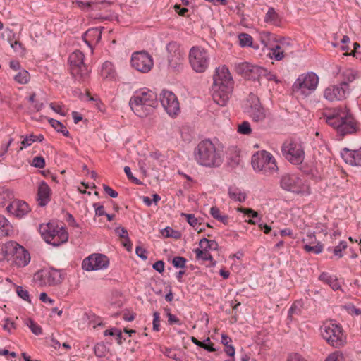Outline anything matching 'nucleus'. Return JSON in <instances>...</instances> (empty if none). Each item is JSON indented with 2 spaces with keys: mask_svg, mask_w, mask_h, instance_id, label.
<instances>
[{
  "mask_svg": "<svg viewBox=\"0 0 361 361\" xmlns=\"http://www.w3.org/2000/svg\"><path fill=\"white\" fill-rule=\"evenodd\" d=\"M213 81V99L217 104L224 106L229 100L234 84L228 68L226 66L216 68Z\"/></svg>",
  "mask_w": 361,
  "mask_h": 361,
  "instance_id": "nucleus-1",
  "label": "nucleus"
},
{
  "mask_svg": "<svg viewBox=\"0 0 361 361\" xmlns=\"http://www.w3.org/2000/svg\"><path fill=\"white\" fill-rule=\"evenodd\" d=\"M326 122L341 136L357 130V123L346 107L334 109L324 113Z\"/></svg>",
  "mask_w": 361,
  "mask_h": 361,
  "instance_id": "nucleus-2",
  "label": "nucleus"
},
{
  "mask_svg": "<svg viewBox=\"0 0 361 361\" xmlns=\"http://www.w3.org/2000/svg\"><path fill=\"white\" fill-rule=\"evenodd\" d=\"M157 104L156 94L146 87L135 91L129 100L131 110L140 118H145L151 114Z\"/></svg>",
  "mask_w": 361,
  "mask_h": 361,
  "instance_id": "nucleus-3",
  "label": "nucleus"
},
{
  "mask_svg": "<svg viewBox=\"0 0 361 361\" xmlns=\"http://www.w3.org/2000/svg\"><path fill=\"white\" fill-rule=\"evenodd\" d=\"M193 156L196 162L204 167H218L223 162L220 152L209 139L202 140L198 143L194 149Z\"/></svg>",
  "mask_w": 361,
  "mask_h": 361,
  "instance_id": "nucleus-4",
  "label": "nucleus"
},
{
  "mask_svg": "<svg viewBox=\"0 0 361 361\" xmlns=\"http://www.w3.org/2000/svg\"><path fill=\"white\" fill-rule=\"evenodd\" d=\"M251 164L256 173L269 176L279 171L274 157L266 150L255 152L251 159Z\"/></svg>",
  "mask_w": 361,
  "mask_h": 361,
  "instance_id": "nucleus-5",
  "label": "nucleus"
},
{
  "mask_svg": "<svg viewBox=\"0 0 361 361\" xmlns=\"http://www.w3.org/2000/svg\"><path fill=\"white\" fill-rule=\"evenodd\" d=\"M39 231L44 240L54 247H58L68 240V233L66 228L55 222L40 224Z\"/></svg>",
  "mask_w": 361,
  "mask_h": 361,
  "instance_id": "nucleus-6",
  "label": "nucleus"
},
{
  "mask_svg": "<svg viewBox=\"0 0 361 361\" xmlns=\"http://www.w3.org/2000/svg\"><path fill=\"white\" fill-rule=\"evenodd\" d=\"M322 338L331 346L340 348L345 343L342 326L332 321L324 322L320 327Z\"/></svg>",
  "mask_w": 361,
  "mask_h": 361,
  "instance_id": "nucleus-7",
  "label": "nucleus"
},
{
  "mask_svg": "<svg viewBox=\"0 0 361 361\" xmlns=\"http://www.w3.org/2000/svg\"><path fill=\"white\" fill-rule=\"evenodd\" d=\"M280 187L287 192L297 195H309L310 186L307 181L295 173H285L279 180Z\"/></svg>",
  "mask_w": 361,
  "mask_h": 361,
  "instance_id": "nucleus-8",
  "label": "nucleus"
},
{
  "mask_svg": "<svg viewBox=\"0 0 361 361\" xmlns=\"http://www.w3.org/2000/svg\"><path fill=\"white\" fill-rule=\"evenodd\" d=\"M84 54L78 50L73 51L68 58L71 73L80 82L86 81L90 73V71L84 63Z\"/></svg>",
  "mask_w": 361,
  "mask_h": 361,
  "instance_id": "nucleus-9",
  "label": "nucleus"
},
{
  "mask_svg": "<svg viewBox=\"0 0 361 361\" xmlns=\"http://www.w3.org/2000/svg\"><path fill=\"white\" fill-rule=\"evenodd\" d=\"M319 77L313 72L300 75L292 85L293 91L305 97L310 95L317 88Z\"/></svg>",
  "mask_w": 361,
  "mask_h": 361,
  "instance_id": "nucleus-10",
  "label": "nucleus"
},
{
  "mask_svg": "<svg viewBox=\"0 0 361 361\" xmlns=\"http://www.w3.org/2000/svg\"><path fill=\"white\" fill-rule=\"evenodd\" d=\"M189 63L196 73L205 72L210 63L208 51L200 46H193L189 51Z\"/></svg>",
  "mask_w": 361,
  "mask_h": 361,
  "instance_id": "nucleus-11",
  "label": "nucleus"
},
{
  "mask_svg": "<svg viewBox=\"0 0 361 361\" xmlns=\"http://www.w3.org/2000/svg\"><path fill=\"white\" fill-rule=\"evenodd\" d=\"M33 279L40 286H56L62 283L64 276L61 270L49 268L37 271Z\"/></svg>",
  "mask_w": 361,
  "mask_h": 361,
  "instance_id": "nucleus-12",
  "label": "nucleus"
},
{
  "mask_svg": "<svg viewBox=\"0 0 361 361\" xmlns=\"http://www.w3.org/2000/svg\"><path fill=\"white\" fill-rule=\"evenodd\" d=\"M7 256L13 258V262L18 267H24L30 262L29 252L15 241L7 242Z\"/></svg>",
  "mask_w": 361,
  "mask_h": 361,
  "instance_id": "nucleus-13",
  "label": "nucleus"
},
{
  "mask_svg": "<svg viewBox=\"0 0 361 361\" xmlns=\"http://www.w3.org/2000/svg\"><path fill=\"white\" fill-rule=\"evenodd\" d=\"M282 152L285 158L291 164H302L305 158L304 149L300 143L289 141L283 143Z\"/></svg>",
  "mask_w": 361,
  "mask_h": 361,
  "instance_id": "nucleus-14",
  "label": "nucleus"
},
{
  "mask_svg": "<svg viewBox=\"0 0 361 361\" xmlns=\"http://www.w3.org/2000/svg\"><path fill=\"white\" fill-rule=\"evenodd\" d=\"M246 113L253 121L260 122L267 117V111L260 103L259 99L253 93L247 97L245 107Z\"/></svg>",
  "mask_w": 361,
  "mask_h": 361,
  "instance_id": "nucleus-15",
  "label": "nucleus"
},
{
  "mask_svg": "<svg viewBox=\"0 0 361 361\" xmlns=\"http://www.w3.org/2000/svg\"><path fill=\"white\" fill-rule=\"evenodd\" d=\"M130 63L133 68L143 73L149 72L154 66L152 56L145 51L134 52Z\"/></svg>",
  "mask_w": 361,
  "mask_h": 361,
  "instance_id": "nucleus-16",
  "label": "nucleus"
},
{
  "mask_svg": "<svg viewBox=\"0 0 361 361\" xmlns=\"http://www.w3.org/2000/svg\"><path fill=\"white\" fill-rule=\"evenodd\" d=\"M160 102L169 116L175 117L179 114V102L172 92L163 90L160 94Z\"/></svg>",
  "mask_w": 361,
  "mask_h": 361,
  "instance_id": "nucleus-17",
  "label": "nucleus"
},
{
  "mask_svg": "<svg viewBox=\"0 0 361 361\" xmlns=\"http://www.w3.org/2000/svg\"><path fill=\"white\" fill-rule=\"evenodd\" d=\"M109 264L108 257L102 254H93L82 262V268L85 271L105 269Z\"/></svg>",
  "mask_w": 361,
  "mask_h": 361,
  "instance_id": "nucleus-18",
  "label": "nucleus"
},
{
  "mask_svg": "<svg viewBox=\"0 0 361 361\" xmlns=\"http://www.w3.org/2000/svg\"><path fill=\"white\" fill-rule=\"evenodd\" d=\"M350 93V88L341 84L331 85L324 90V97L329 102L341 101L345 99Z\"/></svg>",
  "mask_w": 361,
  "mask_h": 361,
  "instance_id": "nucleus-19",
  "label": "nucleus"
},
{
  "mask_svg": "<svg viewBox=\"0 0 361 361\" xmlns=\"http://www.w3.org/2000/svg\"><path fill=\"white\" fill-rule=\"evenodd\" d=\"M6 210L16 217L22 218L30 212V208L27 202L18 200L10 202Z\"/></svg>",
  "mask_w": 361,
  "mask_h": 361,
  "instance_id": "nucleus-20",
  "label": "nucleus"
},
{
  "mask_svg": "<svg viewBox=\"0 0 361 361\" xmlns=\"http://www.w3.org/2000/svg\"><path fill=\"white\" fill-rule=\"evenodd\" d=\"M166 49L170 54L168 56L169 66L173 69L178 68L181 65L183 59L180 51L178 49L176 42H171L167 44Z\"/></svg>",
  "mask_w": 361,
  "mask_h": 361,
  "instance_id": "nucleus-21",
  "label": "nucleus"
},
{
  "mask_svg": "<svg viewBox=\"0 0 361 361\" xmlns=\"http://www.w3.org/2000/svg\"><path fill=\"white\" fill-rule=\"evenodd\" d=\"M341 154L346 163L352 166H361V147L355 150L344 148Z\"/></svg>",
  "mask_w": 361,
  "mask_h": 361,
  "instance_id": "nucleus-22",
  "label": "nucleus"
},
{
  "mask_svg": "<svg viewBox=\"0 0 361 361\" xmlns=\"http://www.w3.org/2000/svg\"><path fill=\"white\" fill-rule=\"evenodd\" d=\"M51 189L44 182L42 181L37 190V202L39 206L44 207L50 201Z\"/></svg>",
  "mask_w": 361,
  "mask_h": 361,
  "instance_id": "nucleus-23",
  "label": "nucleus"
},
{
  "mask_svg": "<svg viewBox=\"0 0 361 361\" xmlns=\"http://www.w3.org/2000/svg\"><path fill=\"white\" fill-rule=\"evenodd\" d=\"M309 239H303L302 242L308 241V243L304 245L303 248L307 252L313 254H319L323 250V245L320 242H317L316 245H312L316 241L315 235L314 233L307 235Z\"/></svg>",
  "mask_w": 361,
  "mask_h": 361,
  "instance_id": "nucleus-24",
  "label": "nucleus"
},
{
  "mask_svg": "<svg viewBox=\"0 0 361 361\" xmlns=\"http://www.w3.org/2000/svg\"><path fill=\"white\" fill-rule=\"evenodd\" d=\"M341 76L343 78L342 82L340 83L343 87H349L348 84L353 82L354 80L358 79L360 78V75L357 71L348 68L344 70L341 73Z\"/></svg>",
  "mask_w": 361,
  "mask_h": 361,
  "instance_id": "nucleus-25",
  "label": "nucleus"
},
{
  "mask_svg": "<svg viewBox=\"0 0 361 361\" xmlns=\"http://www.w3.org/2000/svg\"><path fill=\"white\" fill-rule=\"evenodd\" d=\"M288 44L289 43L288 42H281L280 44L276 45L274 47L271 49L269 54L275 60L281 61L284 57V52Z\"/></svg>",
  "mask_w": 361,
  "mask_h": 361,
  "instance_id": "nucleus-26",
  "label": "nucleus"
},
{
  "mask_svg": "<svg viewBox=\"0 0 361 361\" xmlns=\"http://www.w3.org/2000/svg\"><path fill=\"white\" fill-rule=\"evenodd\" d=\"M264 22L275 26H280L281 20L275 9L271 7L268 9L265 15Z\"/></svg>",
  "mask_w": 361,
  "mask_h": 361,
  "instance_id": "nucleus-27",
  "label": "nucleus"
},
{
  "mask_svg": "<svg viewBox=\"0 0 361 361\" xmlns=\"http://www.w3.org/2000/svg\"><path fill=\"white\" fill-rule=\"evenodd\" d=\"M319 280L329 285L331 288L334 290L339 289L340 284L338 282L337 279L327 273L323 272L319 276Z\"/></svg>",
  "mask_w": 361,
  "mask_h": 361,
  "instance_id": "nucleus-28",
  "label": "nucleus"
},
{
  "mask_svg": "<svg viewBox=\"0 0 361 361\" xmlns=\"http://www.w3.org/2000/svg\"><path fill=\"white\" fill-rule=\"evenodd\" d=\"M228 196L231 199L240 202H245L247 197L245 192L236 187H229Z\"/></svg>",
  "mask_w": 361,
  "mask_h": 361,
  "instance_id": "nucleus-29",
  "label": "nucleus"
},
{
  "mask_svg": "<svg viewBox=\"0 0 361 361\" xmlns=\"http://www.w3.org/2000/svg\"><path fill=\"white\" fill-rule=\"evenodd\" d=\"M192 343L196 345L204 348L208 352H214L216 351V348L214 347V343L211 342L209 338L204 340L203 341H200L195 337H192L191 338Z\"/></svg>",
  "mask_w": 361,
  "mask_h": 361,
  "instance_id": "nucleus-30",
  "label": "nucleus"
},
{
  "mask_svg": "<svg viewBox=\"0 0 361 361\" xmlns=\"http://www.w3.org/2000/svg\"><path fill=\"white\" fill-rule=\"evenodd\" d=\"M115 75V70L112 63L105 61L101 68V75L103 78H114Z\"/></svg>",
  "mask_w": 361,
  "mask_h": 361,
  "instance_id": "nucleus-31",
  "label": "nucleus"
},
{
  "mask_svg": "<svg viewBox=\"0 0 361 361\" xmlns=\"http://www.w3.org/2000/svg\"><path fill=\"white\" fill-rule=\"evenodd\" d=\"M253 68L251 64L247 62L239 63L235 65L236 72L244 76H248L249 73L253 71Z\"/></svg>",
  "mask_w": 361,
  "mask_h": 361,
  "instance_id": "nucleus-32",
  "label": "nucleus"
},
{
  "mask_svg": "<svg viewBox=\"0 0 361 361\" xmlns=\"http://www.w3.org/2000/svg\"><path fill=\"white\" fill-rule=\"evenodd\" d=\"M84 38L92 39L98 42L102 38V27H93L87 30L84 35Z\"/></svg>",
  "mask_w": 361,
  "mask_h": 361,
  "instance_id": "nucleus-33",
  "label": "nucleus"
},
{
  "mask_svg": "<svg viewBox=\"0 0 361 361\" xmlns=\"http://www.w3.org/2000/svg\"><path fill=\"white\" fill-rule=\"evenodd\" d=\"M49 123L56 131L61 133L64 136L67 137L70 136L68 130L66 129V126L60 121L54 118H51L49 120Z\"/></svg>",
  "mask_w": 361,
  "mask_h": 361,
  "instance_id": "nucleus-34",
  "label": "nucleus"
},
{
  "mask_svg": "<svg viewBox=\"0 0 361 361\" xmlns=\"http://www.w3.org/2000/svg\"><path fill=\"white\" fill-rule=\"evenodd\" d=\"M199 245L202 249L205 250H216L219 247V245L216 241L214 240H208L206 238H203L200 240Z\"/></svg>",
  "mask_w": 361,
  "mask_h": 361,
  "instance_id": "nucleus-35",
  "label": "nucleus"
},
{
  "mask_svg": "<svg viewBox=\"0 0 361 361\" xmlns=\"http://www.w3.org/2000/svg\"><path fill=\"white\" fill-rule=\"evenodd\" d=\"M12 226L9 224V221L1 214H0V235H8L11 231Z\"/></svg>",
  "mask_w": 361,
  "mask_h": 361,
  "instance_id": "nucleus-36",
  "label": "nucleus"
},
{
  "mask_svg": "<svg viewBox=\"0 0 361 361\" xmlns=\"http://www.w3.org/2000/svg\"><path fill=\"white\" fill-rule=\"evenodd\" d=\"M14 196L13 192L7 189L0 190V206L4 207L6 202H11Z\"/></svg>",
  "mask_w": 361,
  "mask_h": 361,
  "instance_id": "nucleus-37",
  "label": "nucleus"
},
{
  "mask_svg": "<svg viewBox=\"0 0 361 361\" xmlns=\"http://www.w3.org/2000/svg\"><path fill=\"white\" fill-rule=\"evenodd\" d=\"M196 254L197 259H202L203 261L213 262V257L212 255L205 249L197 248L194 250Z\"/></svg>",
  "mask_w": 361,
  "mask_h": 361,
  "instance_id": "nucleus-38",
  "label": "nucleus"
},
{
  "mask_svg": "<svg viewBox=\"0 0 361 361\" xmlns=\"http://www.w3.org/2000/svg\"><path fill=\"white\" fill-rule=\"evenodd\" d=\"M210 214L212 216L213 218L222 222L224 224H226L228 223V216L221 215L220 213L219 209L216 207H211Z\"/></svg>",
  "mask_w": 361,
  "mask_h": 361,
  "instance_id": "nucleus-39",
  "label": "nucleus"
},
{
  "mask_svg": "<svg viewBox=\"0 0 361 361\" xmlns=\"http://www.w3.org/2000/svg\"><path fill=\"white\" fill-rule=\"evenodd\" d=\"M94 354L98 357H104L106 355L109 349L103 343H98L94 348Z\"/></svg>",
  "mask_w": 361,
  "mask_h": 361,
  "instance_id": "nucleus-40",
  "label": "nucleus"
},
{
  "mask_svg": "<svg viewBox=\"0 0 361 361\" xmlns=\"http://www.w3.org/2000/svg\"><path fill=\"white\" fill-rule=\"evenodd\" d=\"M239 44L240 47H252V37L247 33H240L238 35Z\"/></svg>",
  "mask_w": 361,
  "mask_h": 361,
  "instance_id": "nucleus-41",
  "label": "nucleus"
},
{
  "mask_svg": "<svg viewBox=\"0 0 361 361\" xmlns=\"http://www.w3.org/2000/svg\"><path fill=\"white\" fill-rule=\"evenodd\" d=\"M23 137V140L20 142V147L19 148V151H22L24 149H26L27 147L32 145V143L35 142V135L30 134L27 135L25 137L22 136Z\"/></svg>",
  "mask_w": 361,
  "mask_h": 361,
  "instance_id": "nucleus-42",
  "label": "nucleus"
},
{
  "mask_svg": "<svg viewBox=\"0 0 361 361\" xmlns=\"http://www.w3.org/2000/svg\"><path fill=\"white\" fill-rule=\"evenodd\" d=\"M14 80L20 84H26L30 80L29 73L23 70L14 76Z\"/></svg>",
  "mask_w": 361,
  "mask_h": 361,
  "instance_id": "nucleus-43",
  "label": "nucleus"
},
{
  "mask_svg": "<svg viewBox=\"0 0 361 361\" xmlns=\"http://www.w3.org/2000/svg\"><path fill=\"white\" fill-rule=\"evenodd\" d=\"M25 324L30 329L32 332L35 335L42 334V328L36 324L32 319L28 318L25 321Z\"/></svg>",
  "mask_w": 361,
  "mask_h": 361,
  "instance_id": "nucleus-44",
  "label": "nucleus"
},
{
  "mask_svg": "<svg viewBox=\"0 0 361 361\" xmlns=\"http://www.w3.org/2000/svg\"><path fill=\"white\" fill-rule=\"evenodd\" d=\"M10 46L18 55L23 56L25 54V49L19 40H15Z\"/></svg>",
  "mask_w": 361,
  "mask_h": 361,
  "instance_id": "nucleus-45",
  "label": "nucleus"
},
{
  "mask_svg": "<svg viewBox=\"0 0 361 361\" xmlns=\"http://www.w3.org/2000/svg\"><path fill=\"white\" fill-rule=\"evenodd\" d=\"M238 133L243 135H250L252 133V128L248 121H243L238 126Z\"/></svg>",
  "mask_w": 361,
  "mask_h": 361,
  "instance_id": "nucleus-46",
  "label": "nucleus"
},
{
  "mask_svg": "<svg viewBox=\"0 0 361 361\" xmlns=\"http://www.w3.org/2000/svg\"><path fill=\"white\" fill-rule=\"evenodd\" d=\"M348 247L347 242L342 240L339 244L336 246L334 249V254L338 257L341 258L343 257L342 251L345 250Z\"/></svg>",
  "mask_w": 361,
  "mask_h": 361,
  "instance_id": "nucleus-47",
  "label": "nucleus"
},
{
  "mask_svg": "<svg viewBox=\"0 0 361 361\" xmlns=\"http://www.w3.org/2000/svg\"><path fill=\"white\" fill-rule=\"evenodd\" d=\"M16 293L18 295L25 301L31 302L28 291L23 286H17Z\"/></svg>",
  "mask_w": 361,
  "mask_h": 361,
  "instance_id": "nucleus-48",
  "label": "nucleus"
},
{
  "mask_svg": "<svg viewBox=\"0 0 361 361\" xmlns=\"http://www.w3.org/2000/svg\"><path fill=\"white\" fill-rule=\"evenodd\" d=\"M165 312L166 313V316L168 317V322L169 324H171V325H172V324L181 325L180 320L176 315L172 314L170 312L169 309H168V308L165 309Z\"/></svg>",
  "mask_w": 361,
  "mask_h": 361,
  "instance_id": "nucleus-49",
  "label": "nucleus"
},
{
  "mask_svg": "<svg viewBox=\"0 0 361 361\" xmlns=\"http://www.w3.org/2000/svg\"><path fill=\"white\" fill-rule=\"evenodd\" d=\"M186 259L183 257H175L172 260V264L176 268H184L186 264Z\"/></svg>",
  "mask_w": 361,
  "mask_h": 361,
  "instance_id": "nucleus-50",
  "label": "nucleus"
},
{
  "mask_svg": "<svg viewBox=\"0 0 361 361\" xmlns=\"http://www.w3.org/2000/svg\"><path fill=\"white\" fill-rule=\"evenodd\" d=\"M32 165L38 169H43L45 166V160L42 156L35 157Z\"/></svg>",
  "mask_w": 361,
  "mask_h": 361,
  "instance_id": "nucleus-51",
  "label": "nucleus"
},
{
  "mask_svg": "<svg viewBox=\"0 0 361 361\" xmlns=\"http://www.w3.org/2000/svg\"><path fill=\"white\" fill-rule=\"evenodd\" d=\"M124 172H125L126 175L127 176L128 178L130 181H132L133 183H134L137 185H142V182L139 179H137V178L133 176V173H131L130 168L129 166H126L124 167Z\"/></svg>",
  "mask_w": 361,
  "mask_h": 361,
  "instance_id": "nucleus-52",
  "label": "nucleus"
},
{
  "mask_svg": "<svg viewBox=\"0 0 361 361\" xmlns=\"http://www.w3.org/2000/svg\"><path fill=\"white\" fill-rule=\"evenodd\" d=\"M16 328V324L13 322H12L9 318H6L4 319V324H3V329L8 331V333H11L13 329Z\"/></svg>",
  "mask_w": 361,
  "mask_h": 361,
  "instance_id": "nucleus-53",
  "label": "nucleus"
},
{
  "mask_svg": "<svg viewBox=\"0 0 361 361\" xmlns=\"http://www.w3.org/2000/svg\"><path fill=\"white\" fill-rule=\"evenodd\" d=\"M238 211L241 212V213H243V214H246L248 216L252 217V218H257L258 216H259V214L256 211H255V210H253L252 209H250V208H243V207H241V208H238Z\"/></svg>",
  "mask_w": 361,
  "mask_h": 361,
  "instance_id": "nucleus-54",
  "label": "nucleus"
},
{
  "mask_svg": "<svg viewBox=\"0 0 361 361\" xmlns=\"http://www.w3.org/2000/svg\"><path fill=\"white\" fill-rule=\"evenodd\" d=\"M153 330L155 331H159L160 327V316L158 312H154L153 313Z\"/></svg>",
  "mask_w": 361,
  "mask_h": 361,
  "instance_id": "nucleus-55",
  "label": "nucleus"
},
{
  "mask_svg": "<svg viewBox=\"0 0 361 361\" xmlns=\"http://www.w3.org/2000/svg\"><path fill=\"white\" fill-rule=\"evenodd\" d=\"M182 216H185L187 219L188 223L193 226L195 227L198 224L197 219L193 215L190 214H182Z\"/></svg>",
  "mask_w": 361,
  "mask_h": 361,
  "instance_id": "nucleus-56",
  "label": "nucleus"
},
{
  "mask_svg": "<svg viewBox=\"0 0 361 361\" xmlns=\"http://www.w3.org/2000/svg\"><path fill=\"white\" fill-rule=\"evenodd\" d=\"M324 361H343V357L338 352H335L330 354Z\"/></svg>",
  "mask_w": 361,
  "mask_h": 361,
  "instance_id": "nucleus-57",
  "label": "nucleus"
},
{
  "mask_svg": "<svg viewBox=\"0 0 361 361\" xmlns=\"http://www.w3.org/2000/svg\"><path fill=\"white\" fill-rule=\"evenodd\" d=\"M6 36H7V41L11 44L13 43V42H15V40H19L18 37L16 36V34L11 29L6 30Z\"/></svg>",
  "mask_w": 361,
  "mask_h": 361,
  "instance_id": "nucleus-58",
  "label": "nucleus"
},
{
  "mask_svg": "<svg viewBox=\"0 0 361 361\" xmlns=\"http://www.w3.org/2000/svg\"><path fill=\"white\" fill-rule=\"evenodd\" d=\"M8 259L7 256V243H0V262Z\"/></svg>",
  "mask_w": 361,
  "mask_h": 361,
  "instance_id": "nucleus-59",
  "label": "nucleus"
},
{
  "mask_svg": "<svg viewBox=\"0 0 361 361\" xmlns=\"http://www.w3.org/2000/svg\"><path fill=\"white\" fill-rule=\"evenodd\" d=\"M135 253L142 259L146 260L147 259V250L140 246L136 247Z\"/></svg>",
  "mask_w": 361,
  "mask_h": 361,
  "instance_id": "nucleus-60",
  "label": "nucleus"
},
{
  "mask_svg": "<svg viewBox=\"0 0 361 361\" xmlns=\"http://www.w3.org/2000/svg\"><path fill=\"white\" fill-rule=\"evenodd\" d=\"M116 233L121 238L127 239L128 233L127 230L123 227H118L115 229Z\"/></svg>",
  "mask_w": 361,
  "mask_h": 361,
  "instance_id": "nucleus-61",
  "label": "nucleus"
},
{
  "mask_svg": "<svg viewBox=\"0 0 361 361\" xmlns=\"http://www.w3.org/2000/svg\"><path fill=\"white\" fill-rule=\"evenodd\" d=\"M93 207L95 209V214L97 216H101L106 214V212H104V207L101 205L99 203H94L93 204Z\"/></svg>",
  "mask_w": 361,
  "mask_h": 361,
  "instance_id": "nucleus-62",
  "label": "nucleus"
},
{
  "mask_svg": "<svg viewBox=\"0 0 361 361\" xmlns=\"http://www.w3.org/2000/svg\"><path fill=\"white\" fill-rule=\"evenodd\" d=\"M103 188H104V192L107 195H109L111 197L116 198L118 197V192L116 190H113L109 186H108L106 185H104Z\"/></svg>",
  "mask_w": 361,
  "mask_h": 361,
  "instance_id": "nucleus-63",
  "label": "nucleus"
},
{
  "mask_svg": "<svg viewBox=\"0 0 361 361\" xmlns=\"http://www.w3.org/2000/svg\"><path fill=\"white\" fill-rule=\"evenodd\" d=\"M287 361H307L302 355L293 353L289 355Z\"/></svg>",
  "mask_w": 361,
  "mask_h": 361,
  "instance_id": "nucleus-64",
  "label": "nucleus"
}]
</instances>
